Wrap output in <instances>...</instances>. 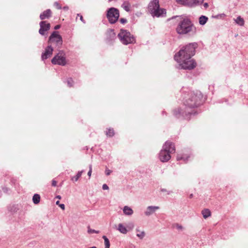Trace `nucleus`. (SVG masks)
<instances>
[{
  "instance_id": "7ed1b4c3",
  "label": "nucleus",
  "mask_w": 248,
  "mask_h": 248,
  "mask_svg": "<svg viewBox=\"0 0 248 248\" xmlns=\"http://www.w3.org/2000/svg\"><path fill=\"white\" fill-rule=\"evenodd\" d=\"M174 151L175 147L172 143L169 141L166 142L159 154L160 160L163 162L168 161L170 158V154Z\"/></svg>"
},
{
  "instance_id": "a18cd8bd",
  "label": "nucleus",
  "mask_w": 248,
  "mask_h": 248,
  "mask_svg": "<svg viewBox=\"0 0 248 248\" xmlns=\"http://www.w3.org/2000/svg\"><path fill=\"white\" fill-rule=\"evenodd\" d=\"M56 198L60 200L61 199V197L60 195H58L56 196Z\"/></svg>"
},
{
  "instance_id": "f03ea898",
  "label": "nucleus",
  "mask_w": 248,
  "mask_h": 248,
  "mask_svg": "<svg viewBox=\"0 0 248 248\" xmlns=\"http://www.w3.org/2000/svg\"><path fill=\"white\" fill-rule=\"evenodd\" d=\"M177 33L180 35L187 34H195L197 29L192 22L187 18H184L180 21L176 28Z\"/></svg>"
},
{
  "instance_id": "a878e982",
  "label": "nucleus",
  "mask_w": 248,
  "mask_h": 248,
  "mask_svg": "<svg viewBox=\"0 0 248 248\" xmlns=\"http://www.w3.org/2000/svg\"><path fill=\"white\" fill-rule=\"evenodd\" d=\"M102 238L104 240L105 246H110V243L108 239L105 235L103 236Z\"/></svg>"
},
{
  "instance_id": "4be33fe9",
  "label": "nucleus",
  "mask_w": 248,
  "mask_h": 248,
  "mask_svg": "<svg viewBox=\"0 0 248 248\" xmlns=\"http://www.w3.org/2000/svg\"><path fill=\"white\" fill-rule=\"evenodd\" d=\"M122 8L127 12H129L130 10V4L127 1L124 2L122 5Z\"/></svg>"
},
{
  "instance_id": "c756f323",
  "label": "nucleus",
  "mask_w": 248,
  "mask_h": 248,
  "mask_svg": "<svg viewBox=\"0 0 248 248\" xmlns=\"http://www.w3.org/2000/svg\"><path fill=\"white\" fill-rule=\"evenodd\" d=\"M67 85L69 87L73 86V80L71 78H68L67 80Z\"/></svg>"
},
{
  "instance_id": "72a5a7b5",
  "label": "nucleus",
  "mask_w": 248,
  "mask_h": 248,
  "mask_svg": "<svg viewBox=\"0 0 248 248\" xmlns=\"http://www.w3.org/2000/svg\"><path fill=\"white\" fill-rule=\"evenodd\" d=\"M102 188L104 190H108V186L106 184H104L102 186Z\"/></svg>"
},
{
  "instance_id": "f257e3e1",
  "label": "nucleus",
  "mask_w": 248,
  "mask_h": 248,
  "mask_svg": "<svg viewBox=\"0 0 248 248\" xmlns=\"http://www.w3.org/2000/svg\"><path fill=\"white\" fill-rule=\"evenodd\" d=\"M196 47V43L189 44L175 55L174 60L180 68L190 70L196 67V62L191 57L195 54Z\"/></svg>"
},
{
  "instance_id": "aec40b11",
  "label": "nucleus",
  "mask_w": 248,
  "mask_h": 248,
  "mask_svg": "<svg viewBox=\"0 0 248 248\" xmlns=\"http://www.w3.org/2000/svg\"><path fill=\"white\" fill-rule=\"evenodd\" d=\"M235 22L238 25L243 26L244 25V19L240 16H238L236 19H234Z\"/></svg>"
},
{
  "instance_id": "b1692460",
  "label": "nucleus",
  "mask_w": 248,
  "mask_h": 248,
  "mask_svg": "<svg viewBox=\"0 0 248 248\" xmlns=\"http://www.w3.org/2000/svg\"><path fill=\"white\" fill-rule=\"evenodd\" d=\"M189 157V156H186L184 155L183 156L178 155L177 157V160H183L185 162H186L188 160V158Z\"/></svg>"
},
{
  "instance_id": "cd10ccee",
  "label": "nucleus",
  "mask_w": 248,
  "mask_h": 248,
  "mask_svg": "<svg viewBox=\"0 0 248 248\" xmlns=\"http://www.w3.org/2000/svg\"><path fill=\"white\" fill-rule=\"evenodd\" d=\"M88 232L89 233H98L99 232L98 231H96L93 229H91L89 227H88Z\"/></svg>"
},
{
  "instance_id": "bb28decb",
  "label": "nucleus",
  "mask_w": 248,
  "mask_h": 248,
  "mask_svg": "<svg viewBox=\"0 0 248 248\" xmlns=\"http://www.w3.org/2000/svg\"><path fill=\"white\" fill-rule=\"evenodd\" d=\"M174 113V114L178 117L179 114H182L183 116H184V112L180 109H178L177 110H175Z\"/></svg>"
},
{
  "instance_id": "f3484780",
  "label": "nucleus",
  "mask_w": 248,
  "mask_h": 248,
  "mask_svg": "<svg viewBox=\"0 0 248 248\" xmlns=\"http://www.w3.org/2000/svg\"><path fill=\"white\" fill-rule=\"evenodd\" d=\"M136 236L140 239H142L145 236V232L143 230H141L140 227L136 229Z\"/></svg>"
},
{
  "instance_id": "49530a36",
  "label": "nucleus",
  "mask_w": 248,
  "mask_h": 248,
  "mask_svg": "<svg viewBox=\"0 0 248 248\" xmlns=\"http://www.w3.org/2000/svg\"><path fill=\"white\" fill-rule=\"evenodd\" d=\"M56 204L57 205H59H59H60V204H61L60 203V202H59V201H57V202H56Z\"/></svg>"
},
{
  "instance_id": "ddd939ff",
  "label": "nucleus",
  "mask_w": 248,
  "mask_h": 248,
  "mask_svg": "<svg viewBox=\"0 0 248 248\" xmlns=\"http://www.w3.org/2000/svg\"><path fill=\"white\" fill-rule=\"evenodd\" d=\"M160 209L158 206L150 205L146 207L144 212L145 216L149 217L153 214H155L157 210Z\"/></svg>"
},
{
  "instance_id": "473e14b6",
  "label": "nucleus",
  "mask_w": 248,
  "mask_h": 248,
  "mask_svg": "<svg viewBox=\"0 0 248 248\" xmlns=\"http://www.w3.org/2000/svg\"><path fill=\"white\" fill-rule=\"evenodd\" d=\"M111 172V170L108 169H106L105 170V173L107 175H109Z\"/></svg>"
},
{
  "instance_id": "2f4dec72",
  "label": "nucleus",
  "mask_w": 248,
  "mask_h": 248,
  "mask_svg": "<svg viewBox=\"0 0 248 248\" xmlns=\"http://www.w3.org/2000/svg\"><path fill=\"white\" fill-rule=\"evenodd\" d=\"M77 16L79 17V18H80V20H81V21L83 23H85V20L83 19V16H82V15H80V14H78L77 15Z\"/></svg>"
},
{
  "instance_id": "39448f33",
  "label": "nucleus",
  "mask_w": 248,
  "mask_h": 248,
  "mask_svg": "<svg viewBox=\"0 0 248 248\" xmlns=\"http://www.w3.org/2000/svg\"><path fill=\"white\" fill-rule=\"evenodd\" d=\"M149 10L153 16L159 17L166 14L165 9L159 8L158 0H153L151 1L148 6Z\"/></svg>"
},
{
  "instance_id": "de8ad7c7",
  "label": "nucleus",
  "mask_w": 248,
  "mask_h": 248,
  "mask_svg": "<svg viewBox=\"0 0 248 248\" xmlns=\"http://www.w3.org/2000/svg\"><path fill=\"white\" fill-rule=\"evenodd\" d=\"M110 246H105V248H109Z\"/></svg>"
},
{
  "instance_id": "f8f14e48",
  "label": "nucleus",
  "mask_w": 248,
  "mask_h": 248,
  "mask_svg": "<svg viewBox=\"0 0 248 248\" xmlns=\"http://www.w3.org/2000/svg\"><path fill=\"white\" fill-rule=\"evenodd\" d=\"M179 3L188 7H194L200 3L199 0H175Z\"/></svg>"
},
{
  "instance_id": "f704fd0d",
  "label": "nucleus",
  "mask_w": 248,
  "mask_h": 248,
  "mask_svg": "<svg viewBox=\"0 0 248 248\" xmlns=\"http://www.w3.org/2000/svg\"><path fill=\"white\" fill-rule=\"evenodd\" d=\"M120 21V22L122 24H124L127 22L126 19L124 18H121Z\"/></svg>"
},
{
  "instance_id": "6e6552de",
  "label": "nucleus",
  "mask_w": 248,
  "mask_h": 248,
  "mask_svg": "<svg viewBox=\"0 0 248 248\" xmlns=\"http://www.w3.org/2000/svg\"><path fill=\"white\" fill-rule=\"evenodd\" d=\"M62 37L57 31H54L51 33L48 40V44H54L58 47H61L62 46Z\"/></svg>"
},
{
  "instance_id": "e433bc0d",
  "label": "nucleus",
  "mask_w": 248,
  "mask_h": 248,
  "mask_svg": "<svg viewBox=\"0 0 248 248\" xmlns=\"http://www.w3.org/2000/svg\"><path fill=\"white\" fill-rule=\"evenodd\" d=\"M161 191L164 192H167L168 194H170L171 193L170 191H167V190L166 189H162Z\"/></svg>"
},
{
  "instance_id": "6ab92c4d",
  "label": "nucleus",
  "mask_w": 248,
  "mask_h": 248,
  "mask_svg": "<svg viewBox=\"0 0 248 248\" xmlns=\"http://www.w3.org/2000/svg\"><path fill=\"white\" fill-rule=\"evenodd\" d=\"M203 217L206 219L211 216V212L210 210L207 208L203 209L201 212Z\"/></svg>"
},
{
  "instance_id": "9b49d317",
  "label": "nucleus",
  "mask_w": 248,
  "mask_h": 248,
  "mask_svg": "<svg viewBox=\"0 0 248 248\" xmlns=\"http://www.w3.org/2000/svg\"><path fill=\"white\" fill-rule=\"evenodd\" d=\"M40 28L39 33L42 35H47V31L50 29V24L46 21H41L39 23Z\"/></svg>"
},
{
  "instance_id": "0eeeda50",
  "label": "nucleus",
  "mask_w": 248,
  "mask_h": 248,
  "mask_svg": "<svg viewBox=\"0 0 248 248\" xmlns=\"http://www.w3.org/2000/svg\"><path fill=\"white\" fill-rule=\"evenodd\" d=\"M53 64L64 66L66 63V54L64 51L60 50L51 60Z\"/></svg>"
},
{
  "instance_id": "7c9ffc66",
  "label": "nucleus",
  "mask_w": 248,
  "mask_h": 248,
  "mask_svg": "<svg viewBox=\"0 0 248 248\" xmlns=\"http://www.w3.org/2000/svg\"><path fill=\"white\" fill-rule=\"evenodd\" d=\"M54 6L56 7V8H57L58 9H61L62 8V7L60 5V4L57 2H55L54 4Z\"/></svg>"
},
{
  "instance_id": "37998d69",
  "label": "nucleus",
  "mask_w": 248,
  "mask_h": 248,
  "mask_svg": "<svg viewBox=\"0 0 248 248\" xmlns=\"http://www.w3.org/2000/svg\"><path fill=\"white\" fill-rule=\"evenodd\" d=\"M110 34H112V35H113L115 36V33H114V32H113V31H110Z\"/></svg>"
},
{
  "instance_id": "393cba45",
  "label": "nucleus",
  "mask_w": 248,
  "mask_h": 248,
  "mask_svg": "<svg viewBox=\"0 0 248 248\" xmlns=\"http://www.w3.org/2000/svg\"><path fill=\"white\" fill-rule=\"evenodd\" d=\"M114 132L113 129L109 128L106 131V135L109 137H112L114 135Z\"/></svg>"
},
{
  "instance_id": "2eb2a0df",
  "label": "nucleus",
  "mask_w": 248,
  "mask_h": 248,
  "mask_svg": "<svg viewBox=\"0 0 248 248\" xmlns=\"http://www.w3.org/2000/svg\"><path fill=\"white\" fill-rule=\"evenodd\" d=\"M124 215L127 216H131L134 213L133 210L129 206L125 205L123 208Z\"/></svg>"
},
{
  "instance_id": "5701e85b",
  "label": "nucleus",
  "mask_w": 248,
  "mask_h": 248,
  "mask_svg": "<svg viewBox=\"0 0 248 248\" xmlns=\"http://www.w3.org/2000/svg\"><path fill=\"white\" fill-rule=\"evenodd\" d=\"M83 172V170L78 171L76 176L72 177L71 180L73 181L77 182L78 180V179L81 177Z\"/></svg>"
},
{
  "instance_id": "79ce46f5",
  "label": "nucleus",
  "mask_w": 248,
  "mask_h": 248,
  "mask_svg": "<svg viewBox=\"0 0 248 248\" xmlns=\"http://www.w3.org/2000/svg\"><path fill=\"white\" fill-rule=\"evenodd\" d=\"M69 8L68 6H64L63 7V9L65 11H67L68 10Z\"/></svg>"
},
{
  "instance_id": "1a4fd4ad",
  "label": "nucleus",
  "mask_w": 248,
  "mask_h": 248,
  "mask_svg": "<svg viewBox=\"0 0 248 248\" xmlns=\"http://www.w3.org/2000/svg\"><path fill=\"white\" fill-rule=\"evenodd\" d=\"M120 16L119 10L115 8H110L108 10L107 16L111 24L115 23Z\"/></svg>"
},
{
  "instance_id": "ea45409f",
  "label": "nucleus",
  "mask_w": 248,
  "mask_h": 248,
  "mask_svg": "<svg viewBox=\"0 0 248 248\" xmlns=\"http://www.w3.org/2000/svg\"><path fill=\"white\" fill-rule=\"evenodd\" d=\"M92 172V171L91 170H89L88 172V175L89 176V178H90L91 176Z\"/></svg>"
},
{
  "instance_id": "dca6fc26",
  "label": "nucleus",
  "mask_w": 248,
  "mask_h": 248,
  "mask_svg": "<svg viewBox=\"0 0 248 248\" xmlns=\"http://www.w3.org/2000/svg\"><path fill=\"white\" fill-rule=\"evenodd\" d=\"M51 14L52 13L51 10L50 9H47L41 14L40 15V18L41 20L49 18L51 16Z\"/></svg>"
},
{
  "instance_id": "a211bd4d",
  "label": "nucleus",
  "mask_w": 248,
  "mask_h": 248,
  "mask_svg": "<svg viewBox=\"0 0 248 248\" xmlns=\"http://www.w3.org/2000/svg\"><path fill=\"white\" fill-rule=\"evenodd\" d=\"M208 20V17L202 15L199 18V23L201 26H204L207 22Z\"/></svg>"
},
{
  "instance_id": "c03bdc74",
  "label": "nucleus",
  "mask_w": 248,
  "mask_h": 248,
  "mask_svg": "<svg viewBox=\"0 0 248 248\" xmlns=\"http://www.w3.org/2000/svg\"><path fill=\"white\" fill-rule=\"evenodd\" d=\"M89 170H91L92 171V165H89Z\"/></svg>"
},
{
  "instance_id": "423d86ee",
  "label": "nucleus",
  "mask_w": 248,
  "mask_h": 248,
  "mask_svg": "<svg viewBox=\"0 0 248 248\" xmlns=\"http://www.w3.org/2000/svg\"><path fill=\"white\" fill-rule=\"evenodd\" d=\"M118 36L121 42L124 45H128L135 42L133 36L129 32L124 30H121Z\"/></svg>"
},
{
  "instance_id": "4468645a",
  "label": "nucleus",
  "mask_w": 248,
  "mask_h": 248,
  "mask_svg": "<svg viewBox=\"0 0 248 248\" xmlns=\"http://www.w3.org/2000/svg\"><path fill=\"white\" fill-rule=\"evenodd\" d=\"M53 48L51 45H49L46 48L43 53L42 54V59L43 60H46L50 57L52 54Z\"/></svg>"
},
{
  "instance_id": "58836bf2",
  "label": "nucleus",
  "mask_w": 248,
  "mask_h": 248,
  "mask_svg": "<svg viewBox=\"0 0 248 248\" xmlns=\"http://www.w3.org/2000/svg\"><path fill=\"white\" fill-rule=\"evenodd\" d=\"M208 6H209V5H208V3H204L203 4V7H204V9L207 8L208 7Z\"/></svg>"
},
{
  "instance_id": "20e7f679",
  "label": "nucleus",
  "mask_w": 248,
  "mask_h": 248,
  "mask_svg": "<svg viewBox=\"0 0 248 248\" xmlns=\"http://www.w3.org/2000/svg\"><path fill=\"white\" fill-rule=\"evenodd\" d=\"M202 96L200 92L190 93L185 99L184 104L190 108L197 107L200 104Z\"/></svg>"
},
{
  "instance_id": "9d476101",
  "label": "nucleus",
  "mask_w": 248,
  "mask_h": 248,
  "mask_svg": "<svg viewBox=\"0 0 248 248\" xmlns=\"http://www.w3.org/2000/svg\"><path fill=\"white\" fill-rule=\"evenodd\" d=\"M134 227V224L133 222H131L128 223L127 226H125L122 223H119L117 227V230H118L120 233L125 234L129 231H131Z\"/></svg>"
},
{
  "instance_id": "a19ab883",
  "label": "nucleus",
  "mask_w": 248,
  "mask_h": 248,
  "mask_svg": "<svg viewBox=\"0 0 248 248\" xmlns=\"http://www.w3.org/2000/svg\"><path fill=\"white\" fill-rule=\"evenodd\" d=\"M60 25H56V26H55L54 29L58 30V29H60Z\"/></svg>"
},
{
  "instance_id": "412c9836",
  "label": "nucleus",
  "mask_w": 248,
  "mask_h": 248,
  "mask_svg": "<svg viewBox=\"0 0 248 248\" xmlns=\"http://www.w3.org/2000/svg\"><path fill=\"white\" fill-rule=\"evenodd\" d=\"M32 201L35 204H37L40 202V196L38 194H35L32 197Z\"/></svg>"
},
{
  "instance_id": "c85d7f7f",
  "label": "nucleus",
  "mask_w": 248,
  "mask_h": 248,
  "mask_svg": "<svg viewBox=\"0 0 248 248\" xmlns=\"http://www.w3.org/2000/svg\"><path fill=\"white\" fill-rule=\"evenodd\" d=\"M175 227L177 230L179 231H183L184 229V227L182 225L178 223L175 224Z\"/></svg>"
},
{
  "instance_id": "4c0bfd02",
  "label": "nucleus",
  "mask_w": 248,
  "mask_h": 248,
  "mask_svg": "<svg viewBox=\"0 0 248 248\" xmlns=\"http://www.w3.org/2000/svg\"><path fill=\"white\" fill-rule=\"evenodd\" d=\"M52 185L54 186H56L57 185V182L55 180H53L52 182Z\"/></svg>"
},
{
  "instance_id": "c9c22d12",
  "label": "nucleus",
  "mask_w": 248,
  "mask_h": 248,
  "mask_svg": "<svg viewBox=\"0 0 248 248\" xmlns=\"http://www.w3.org/2000/svg\"><path fill=\"white\" fill-rule=\"evenodd\" d=\"M60 207L63 210L65 209V205L64 204H61L59 205Z\"/></svg>"
}]
</instances>
